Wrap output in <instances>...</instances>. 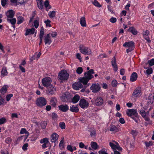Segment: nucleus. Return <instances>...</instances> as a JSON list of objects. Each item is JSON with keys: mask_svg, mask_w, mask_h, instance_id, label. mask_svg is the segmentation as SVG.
<instances>
[{"mask_svg": "<svg viewBox=\"0 0 154 154\" xmlns=\"http://www.w3.org/2000/svg\"><path fill=\"white\" fill-rule=\"evenodd\" d=\"M12 141V139L10 137H8L5 140V142L8 144H10Z\"/></svg>", "mask_w": 154, "mask_h": 154, "instance_id": "nucleus-53", "label": "nucleus"}, {"mask_svg": "<svg viewBox=\"0 0 154 154\" xmlns=\"http://www.w3.org/2000/svg\"><path fill=\"white\" fill-rule=\"evenodd\" d=\"M82 82H78L77 83L75 84L72 85L73 88L74 89L76 90H78L79 88H82L83 87V85L81 84Z\"/></svg>", "mask_w": 154, "mask_h": 154, "instance_id": "nucleus-19", "label": "nucleus"}, {"mask_svg": "<svg viewBox=\"0 0 154 154\" xmlns=\"http://www.w3.org/2000/svg\"><path fill=\"white\" fill-rule=\"evenodd\" d=\"M7 21L8 22L10 23L11 24L13 25V27L14 29L15 28V26L14 24H15L16 21V19L15 18L12 19L8 18L7 19Z\"/></svg>", "mask_w": 154, "mask_h": 154, "instance_id": "nucleus-26", "label": "nucleus"}, {"mask_svg": "<svg viewBox=\"0 0 154 154\" xmlns=\"http://www.w3.org/2000/svg\"><path fill=\"white\" fill-rule=\"evenodd\" d=\"M79 105L81 108L84 109L88 107L89 104L85 100L81 99L79 101Z\"/></svg>", "mask_w": 154, "mask_h": 154, "instance_id": "nucleus-7", "label": "nucleus"}, {"mask_svg": "<svg viewBox=\"0 0 154 154\" xmlns=\"http://www.w3.org/2000/svg\"><path fill=\"white\" fill-rule=\"evenodd\" d=\"M137 74L135 72H134L131 76L130 80L132 82L135 81L137 80Z\"/></svg>", "mask_w": 154, "mask_h": 154, "instance_id": "nucleus-25", "label": "nucleus"}, {"mask_svg": "<svg viewBox=\"0 0 154 154\" xmlns=\"http://www.w3.org/2000/svg\"><path fill=\"white\" fill-rule=\"evenodd\" d=\"M80 24L82 27H86V23L85 20V17H83L81 18L80 21Z\"/></svg>", "mask_w": 154, "mask_h": 154, "instance_id": "nucleus-22", "label": "nucleus"}, {"mask_svg": "<svg viewBox=\"0 0 154 154\" xmlns=\"http://www.w3.org/2000/svg\"><path fill=\"white\" fill-rule=\"evenodd\" d=\"M59 126L62 129H64L65 128V123L64 122H60Z\"/></svg>", "mask_w": 154, "mask_h": 154, "instance_id": "nucleus-46", "label": "nucleus"}, {"mask_svg": "<svg viewBox=\"0 0 154 154\" xmlns=\"http://www.w3.org/2000/svg\"><path fill=\"white\" fill-rule=\"evenodd\" d=\"M148 100L149 101H148V102L149 104H152L153 102V100H154V95L152 96L151 94H150L148 97Z\"/></svg>", "mask_w": 154, "mask_h": 154, "instance_id": "nucleus-31", "label": "nucleus"}, {"mask_svg": "<svg viewBox=\"0 0 154 154\" xmlns=\"http://www.w3.org/2000/svg\"><path fill=\"white\" fill-rule=\"evenodd\" d=\"M6 14L8 18H11L14 17V13L13 10H10L6 12Z\"/></svg>", "mask_w": 154, "mask_h": 154, "instance_id": "nucleus-18", "label": "nucleus"}, {"mask_svg": "<svg viewBox=\"0 0 154 154\" xmlns=\"http://www.w3.org/2000/svg\"><path fill=\"white\" fill-rule=\"evenodd\" d=\"M95 130H93L91 131L90 132V135L91 136H95Z\"/></svg>", "mask_w": 154, "mask_h": 154, "instance_id": "nucleus-63", "label": "nucleus"}, {"mask_svg": "<svg viewBox=\"0 0 154 154\" xmlns=\"http://www.w3.org/2000/svg\"><path fill=\"white\" fill-rule=\"evenodd\" d=\"M148 63L150 66H152L154 65V59H152L148 61Z\"/></svg>", "mask_w": 154, "mask_h": 154, "instance_id": "nucleus-55", "label": "nucleus"}, {"mask_svg": "<svg viewBox=\"0 0 154 154\" xmlns=\"http://www.w3.org/2000/svg\"><path fill=\"white\" fill-rule=\"evenodd\" d=\"M36 103L38 106L41 107L47 104V100L45 98L41 97L37 99Z\"/></svg>", "mask_w": 154, "mask_h": 154, "instance_id": "nucleus-3", "label": "nucleus"}, {"mask_svg": "<svg viewBox=\"0 0 154 154\" xmlns=\"http://www.w3.org/2000/svg\"><path fill=\"white\" fill-rule=\"evenodd\" d=\"M109 145L113 150L118 149V150L121 151L122 150V148L119 146L118 143H116V144H114L112 142H109Z\"/></svg>", "mask_w": 154, "mask_h": 154, "instance_id": "nucleus-8", "label": "nucleus"}, {"mask_svg": "<svg viewBox=\"0 0 154 154\" xmlns=\"http://www.w3.org/2000/svg\"><path fill=\"white\" fill-rule=\"evenodd\" d=\"M90 89L93 93H96L100 90L101 87L99 84L96 83L92 84L90 87Z\"/></svg>", "mask_w": 154, "mask_h": 154, "instance_id": "nucleus-6", "label": "nucleus"}, {"mask_svg": "<svg viewBox=\"0 0 154 154\" xmlns=\"http://www.w3.org/2000/svg\"><path fill=\"white\" fill-rule=\"evenodd\" d=\"M24 20L23 18L21 16H19L17 18V23L18 24H20L22 23Z\"/></svg>", "mask_w": 154, "mask_h": 154, "instance_id": "nucleus-40", "label": "nucleus"}, {"mask_svg": "<svg viewBox=\"0 0 154 154\" xmlns=\"http://www.w3.org/2000/svg\"><path fill=\"white\" fill-rule=\"evenodd\" d=\"M69 110L71 111L74 112H77L79 111L78 108L77 106H75L74 105L70 107Z\"/></svg>", "mask_w": 154, "mask_h": 154, "instance_id": "nucleus-28", "label": "nucleus"}, {"mask_svg": "<svg viewBox=\"0 0 154 154\" xmlns=\"http://www.w3.org/2000/svg\"><path fill=\"white\" fill-rule=\"evenodd\" d=\"M43 85L45 87H48L51 85V79L49 77H46L43 79L42 81Z\"/></svg>", "mask_w": 154, "mask_h": 154, "instance_id": "nucleus-5", "label": "nucleus"}, {"mask_svg": "<svg viewBox=\"0 0 154 154\" xmlns=\"http://www.w3.org/2000/svg\"><path fill=\"white\" fill-rule=\"evenodd\" d=\"M51 142L54 143L58 140L59 137V135L56 133H54L51 135Z\"/></svg>", "mask_w": 154, "mask_h": 154, "instance_id": "nucleus-17", "label": "nucleus"}, {"mask_svg": "<svg viewBox=\"0 0 154 154\" xmlns=\"http://www.w3.org/2000/svg\"><path fill=\"white\" fill-rule=\"evenodd\" d=\"M67 149L68 150L70 151V152H72L73 151V149L71 145H69L67 147Z\"/></svg>", "mask_w": 154, "mask_h": 154, "instance_id": "nucleus-61", "label": "nucleus"}, {"mask_svg": "<svg viewBox=\"0 0 154 154\" xmlns=\"http://www.w3.org/2000/svg\"><path fill=\"white\" fill-rule=\"evenodd\" d=\"M83 70L82 68L81 67H79L77 68L76 71L78 74H80L82 72Z\"/></svg>", "mask_w": 154, "mask_h": 154, "instance_id": "nucleus-44", "label": "nucleus"}, {"mask_svg": "<svg viewBox=\"0 0 154 154\" xmlns=\"http://www.w3.org/2000/svg\"><path fill=\"white\" fill-rule=\"evenodd\" d=\"M80 98V96L76 94L75 95L72 99V102L73 103H76L79 100Z\"/></svg>", "mask_w": 154, "mask_h": 154, "instance_id": "nucleus-27", "label": "nucleus"}, {"mask_svg": "<svg viewBox=\"0 0 154 154\" xmlns=\"http://www.w3.org/2000/svg\"><path fill=\"white\" fill-rule=\"evenodd\" d=\"M69 74L65 70H61L59 73L58 77L59 79L62 80H67L69 77Z\"/></svg>", "mask_w": 154, "mask_h": 154, "instance_id": "nucleus-2", "label": "nucleus"}, {"mask_svg": "<svg viewBox=\"0 0 154 154\" xmlns=\"http://www.w3.org/2000/svg\"><path fill=\"white\" fill-rule=\"evenodd\" d=\"M124 47H130L134 46V43L133 41L125 42L123 45Z\"/></svg>", "mask_w": 154, "mask_h": 154, "instance_id": "nucleus-24", "label": "nucleus"}, {"mask_svg": "<svg viewBox=\"0 0 154 154\" xmlns=\"http://www.w3.org/2000/svg\"><path fill=\"white\" fill-rule=\"evenodd\" d=\"M79 48L81 53L84 54L90 55L91 54V50L83 45H80Z\"/></svg>", "mask_w": 154, "mask_h": 154, "instance_id": "nucleus-1", "label": "nucleus"}, {"mask_svg": "<svg viewBox=\"0 0 154 154\" xmlns=\"http://www.w3.org/2000/svg\"><path fill=\"white\" fill-rule=\"evenodd\" d=\"M8 0H1V2L2 6L3 7L5 6Z\"/></svg>", "mask_w": 154, "mask_h": 154, "instance_id": "nucleus-54", "label": "nucleus"}, {"mask_svg": "<svg viewBox=\"0 0 154 154\" xmlns=\"http://www.w3.org/2000/svg\"><path fill=\"white\" fill-rule=\"evenodd\" d=\"M62 101L64 102H69L70 100V97L69 95L64 94L61 97Z\"/></svg>", "mask_w": 154, "mask_h": 154, "instance_id": "nucleus-13", "label": "nucleus"}, {"mask_svg": "<svg viewBox=\"0 0 154 154\" xmlns=\"http://www.w3.org/2000/svg\"><path fill=\"white\" fill-rule=\"evenodd\" d=\"M134 46L129 47L126 50V52L127 53L131 51L132 50H134Z\"/></svg>", "mask_w": 154, "mask_h": 154, "instance_id": "nucleus-49", "label": "nucleus"}, {"mask_svg": "<svg viewBox=\"0 0 154 154\" xmlns=\"http://www.w3.org/2000/svg\"><path fill=\"white\" fill-rule=\"evenodd\" d=\"M94 104L97 106H102L104 103V100L103 98L100 96H98L95 98L93 100Z\"/></svg>", "mask_w": 154, "mask_h": 154, "instance_id": "nucleus-4", "label": "nucleus"}, {"mask_svg": "<svg viewBox=\"0 0 154 154\" xmlns=\"http://www.w3.org/2000/svg\"><path fill=\"white\" fill-rule=\"evenodd\" d=\"M94 73V70L93 69H91L87 72H85L84 73V75L88 77L89 79H91L94 78V76L92 75Z\"/></svg>", "mask_w": 154, "mask_h": 154, "instance_id": "nucleus-11", "label": "nucleus"}, {"mask_svg": "<svg viewBox=\"0 0 154 154\" xmlns=\"http://www.w3.org/2000/svg\"><path fill=\"white\" fill-rule=\"evenodd\" d=\"M76 57L80 60V62H82V57L79 53L76 54Z\"/></svg>", "mask_w": 154, "mask_h": 154, "instance_id": "nucleus-60", "label": "nucleus"}, {"mask_svg": "<svg viewBox=\"0 0 154 154\" xmlns=\"http://www.w3.org/2000/svg\"><path fill=\"white\" fill-rule=\"evenodd\" d=\"M48 15L50 18H53L55 16L56 12L54 11H50L48 13Z\"/></svg>", "mask_w": 154, "mask_h": 154, "instance_id": "nucleus-36", "label": "nucleus"}, {"mask_svg": "<svg viewBox=\"0 0 154 154\" xmlns=\"http://www.w3.org/2000/svg\"><path fill=\"white\" fill-rule=\"evenodd\" d=\"M50 22L51 21L49 20H47L46 21H45V23L47 27H50L51 26V25L50 24Z\"/></svg>", "mask_w": 154, "mask_h": 154, "instance_id": "nucleus-52", "label": "nucleus"}, {"mask_svg": "<svg viewBox=\"0 0 154 154\" xmlns=\"http://www.w3.org/2000/svg\"><path fill=\"white\" fill-rule=\"evenodd\" d=\"M107 8L108 11H109L112 14H114V12H113V9L112 6L110 5H108L107 6Z\"/></svg>", "mask_w": 154, "mask_h": 154, "instance_id": "nucleus-45", "label": "nucleus"}, {"mask_svg": "<svg viewBox=\"0 0 154 154\" xmlns=\"http://www.w3.org/2000/svg\"><path fill=\"white\" fill-rule=\"evenodd\" d=\"M92 3L95 6L98 7L100 8L101 6V5L100 4L97 0H94V1L92 2Z\"/></svg>", "mask_w": 154, "mask_h": 154, "instance_id": "nucleus-39", "label": "nucleus"}, {"mask_svg": "<svg viewBox=\"0 0 154 154\" xmlns=\"http://www.w3.org/2000/svg\"><path fill=\"white\" fill-rule=\"evenodd\" d=\"M48 140V138L45 137L41 139L40 141V142L41 143H45L48 144L49 142Z\"/></svg>", "mask_w": 154, "mask_h": 154, "instance_id": "nucleus-34", "label": "nucleus"}, {"mask_svg": "<svg viewBox=\"0 0 154 154\" xmlns=\"http://www.w3.org/2000/svg\"><path fill=\"white\" fill-rule=\"evenodd\" d=\"M116 18L112 17L109 20V21L112 23H115L116 21Z\"/></svg>", "mask_w": 154, "mask_h": 154, "instance_id": "nucleus-56", "label": "nucleus"}, {"mask_svg": "<svg viewBox=\"0 0 154 154\" xmlns=\"http://www.w3.org/2000/svg\"><path fill=\"white\" fill-rule=\"evenodd\" d=\"M126 114L128 116L131 117L133 115L135 116L136 117H137L138 116L136 110L134 109H128Z\"/></svg>", "mask_w": 154, "mask_h": 154, "instance_id": "nucleus-10", "label": "nucleus"}, {"mask_svg": "<svg viewBox=\"0 0 154 154\" xmlns=\"http://www.w3.org/2000/svg\"><path fill=\"white\" fill-rule=\"evenodd\" d=\"M6 122V119L2 118L0 119V125Z\"/></svg>", "mask_w": 154, "mask_h": 154, "instance_id": "nucleus-51", "label": "nucleus"}, {"mask_svg": "<svg viewBox=\"0 0 154 154\" xmlns=\"http://www.w3.org/2000/svg\"><path fill=\"white\" fill-rule=\"evenodd\" d=\"M13 96L12 94H10L7 95L6 96V100L7 101H8Z\"/></svg>", "mask_w": 154, "mask_h": 154, "instance_id": "nucleus-58", "label": "nucleus"}, {"mask_svg": "<svg viewBox=\"0 0 154 154\" xmlns=\"http://www.w3.org/2000/svg\"><path fill=\"white\" fill-rule=\"evenodd\" d=\"M125 71L124 69H122L120 71V73L121 75H123L125 73Z\"/></svg>", "mask_w": 154, "mask_h": 154, "instance_id": "nucleus-64", "label": "nucleus"}, {"mask_svg": "<svg viewBox=\"0 0 154 154\" xmlns=\"http://www.w3.org/2000/svg\"><path fill=\"white\" fill-rule=\"evenodd\" d=\"M28 146V143H25L23 146L22 149L24 151H25L27 149V147Z\"/></svg>", "mask_w": 154, "mask_h": 154, "instance_id": "nucleus-48", "label": "nucleus"}, {"mask_svg": "<svg viewBox=\"0 0 154 154\" xmlns=\"http://www.w3.org/2000/svg\"><path fill=\"white\" fill-rule=\"evenodd\" d=\"M64 142V138L63 137L62 140L60 141L59 146L61 149H62L63 148V143Z\"/></svg>", "mask_w": 154, "mask_h": 154, "instance_id": "nucleus-42", "label": "nucleus"}, {"mask_svg": "<svg viewBox=\"0 0 154 154\" xmlns=\"http://www.w3.org/2000/svg\"><path fill=\"white\" fill-rule=\"evenodd\" d=\"M41 127L43 129H45L47 125V122L46 121H42L40 123Z\"/></svg>", "mask_w": 154, "mask_h": 154, "instance_id": "nucleus-41", "label": "nucleus"}, {"mask_svg": "<svg viewBox=\"0 0 154 154\" xmlns=\"http://www.w3.org/2000/svg\"><path fill=\"white\" fill-rule=\"evenodd\" d=\"M86 76L85 77L80 78L79 79L80 82L82 83L83 85H86L87 84L88 82L90 80Z\"/></svg>", "mask_w": 154, "mask_h": 154, "instance_id": "nucleus-21", "label": "nucleus"}, {"mask_svg": "<svg viewBox=\"0 0 154 154\" xmlns=\"http://www.w3.org/2000/svg\"><path fill=\"white\" fill-rule=\"evenodd\" d=\"M104 149H102L100 150L98 152V153L100 154H108L104 150Z\"/></svg>", "mask_w": 154, "mask_h": 154, "instance_id": "nucleus-59", "label": "nucleus"}, {"mask_svg": "<svg viewBox=\"0 0 154 154\" xmlns=\"http://www.w3.org/2000/svg\"><path fill=\"white\" fill-rule=\"evenodd\" d=\"M33 23L35 28H37L39 25V18H37L36 20L34 21Z\"/></svg>", "mask_w": 154, "mask_h": 154, "instance_id": "nucleus-37", "label": "nucleus"}, {"mask_svg": "<svg viewBox=\"0 0 154 154\" xmlns=\"http://www.w3.org/2000/svg\"><path fill=\"white\" fill-rule=\"evenodd\" d=\"M141 94V92L140 88H136L133 92L132 97L134 98L139 97Z\"/></svg>", "mask_w": 154, "mask_h": 154, "instance_id": "nucleus-9", "label": "nucleus"}, {"mask_svg": "<svg viewBox=\"0 0 154 154\" xmlns=\"http://www.w3.org/2000/svg\"><path fill=\"white\" fill-rule=\"evenodd\" d=\"M48 88L47 92L48 94L52 95L55 92L56 89L52 85Z\"/></svg>", "mask_w": 154, "mask_h": 154, "instance_id": "nucleus-14", "label": "nucleus"}, {"mask_svg": "<svg viewBox=\"0 0 154 154\" xmlns=\"http://www.w3.org/2000/svg\"><path fill=\"white\" fill-rule=\"evenodd\" d=\"M112 65L114 71L116 72L118 71V67L116 63V58L115 56L113 57L111 61Z\"/></svg>", "mask_w": 154, "mask_h": 154, "instance_id": "nucleus-12", "label": "nucleus"}, {"mask_svg": "<svg viewBox=\"0 0 154 154\" xmlns=\"http://www.w3.org/2000/svg\"><path fill=\"white\" fill-rule=\"evenodd\" d=\"M91 146L93 149L95 150L99 148V146L96 142H92L91 143Z\"/></svg>", "mask_w": 154, "mask_h": 154, "instance_id": "nucleus-29", "label": "nucleus"}, {"mask_svg": "<svg viewBox=\"0 0 154 154\" xmlns=\"http://www.w3.org/2000/svg\"><path fill=\"white\" fill-rule=\"evenodd\" d=\"M35 31V29L34 28H32L31 29H27L25 33V35H27L29 34H33Z\"/></svg>", "mask_w": 154, "mask_h": 154, "instance_id": "nucleus-23", "label": "nucleus"}, {"mask_svg": "<svg viewBox=\"0 0 154 154\" xmlns=\"http://www.w3.org/2000/svg\"><path fill=\"white\" fill-rule=\"evenodd\" d=\"M110 130L111 131L116 132L119 131L118 128L114 125H112L110 126Z\"/></svg>", "mask_w": 154, "mask_h": 154, "instance_id": "nucleus-32", "label": "nucleus"}, {"mask_svg": "<svg viewBox=\"0 0 154 154\" xmlns=\"http://www.w3.org/2000/svg\"><path fill=\"white\" fill-rule=\"evenodd\" d=\"M44 41L45 44H50L51 43L52 41L50 39V33L44 37Z\"/></svg>", "mask_w": 154, "mask_h": 154, "instance_id": "nucleus-20", "label": "nucleus"}, {"mask_svg": "<svg viewBox=\"0 0 154 154\" xmlns=\"http://www.w3.org/2000/svg\"><path fill=\"white\" fill-rule=\"evenodd\" d=\"M152 72V68H150L148 69L146 71V74L148 75H149L151 74Z\"/></svg>", "mask_w": 154, "mask_h": 154, "instance_id": "nucleus-47", "label": "nucleus"}, {"mask_svg": "<svg viewBox=\"0 0 154 154\" xmlns=\"http://www.w3.org/2000/svg\"><path fill=\"white\" fill-rule=\"evenodd\" d=\"M117 81L116 80H113L112 81V85L114 87H116L117 86Z\"/></svg>", "mask_w": 154, "mask_h": 154, "instance_id": "nucleus-50", "label": "nucleus"}, {"mask_svg": "<svg viewBox=\"0 0 154 154\" xmlns=\"http://www.w3.org/2000/svg\"><path fill=\"white\" fill-rule=\"evenodd\" d=\"M57 101L55 97H51L50 100V104L53 107H55L57 104Z\"/></svg>", "mask_w": 154, "mask_h": 154, "instance_id": "nucleus-16", "label": "nucleus"}, {"mask_svg": "<svg viewBox=\"0 0 154 154\" xmlns=\"http://www.w3.org/2000/svg\"><path fill=\"white\" fill-rule=\"evenodd\" d=\"M8 87L6 85L4 86L0 90L1 93L3 94H4L6 93Z\"/></svg>", "mask_w": 154, "mask_h": 154, "instance_id": "nucleus-35", "label": "nucleus"}, {"mask_svg": "<svg viewBox=\"0 0 154 154\" xmlns=\"http://www.w3.org/2000/svg\"><path fill=\"white\" fill-rule=\"evenodd\" d=\"M8 74V72L5 67H3L1 71V75L3 76L7 75Z\"/></svg>", "mask_w": 154, "mask_h": 154, "instance_id": "nucleus-33", "label": "nucleus"}, {"mask_svg": "<svg viewBox=\"0 0 154 154\" xmlns=\"http://www.w3.org/2000/svg\"><path fill=\"white\" fill-rule=\"evenodd\" d=\"M44 29L43 27H42L41 28L39 34V38H43V37L44 35Z\"/></svg>", "mask_w": 154, "mask_h": 154, "instance_id": "nucleus-38", "label": "nucleus"}, {"mask_svg": "<svg viewBox=\"0 0 154 154\" xmlns=\"http://www.w3.org/2000/svg\"><path fill=\"white\" fill-rule=\"evenodd\" d=\"M37 3L38 8L41 9L42 8L43 5L42 2L40 0L37 1Z\"/></svg>", "mask_w": 154, "mask_h": 154, "instance_id": "nucleus-43", "label": "nucleus"}, {"mask_svg": "<svg viewBox=\"0 0 154 154\" xmlns=\"http://www.w3.org/2000/svg\"><path fill=\"white\" fill-rule=\"evenodd\" d=\"M145 143L146 147H148L152 145V141H149V142H145Z\"/></svg>", "mask_w": 154, "mask_h": 154, "instance_id": "nucleus-57", "label": "nucleus"}, {"mask_svg": "<svg viewBox=\"0 0 154 154\" xmlns=\"http://www.w3.org/2000/svg\"><path fill=\"white\" fill-rule=\"evenodd\" d=\"M128 31L131 32L134 35H136L137 34V31L135 28L133 27H131L128 29Z\"/></svg>", "mask_w": 154, "mask_h": 154, "instance_id": "nucleus-30", "label": "nucleus"}, {"mask_svg": "<svg viewBox=\"0 0 154 154\" xmlns=\"http://www.w3.org/2000/svg\"><path fill=\"white\" fill-rule=\"evenodd\" d=\"M140 113L143 117H145L146 116V113L145 111L144 110L141 111Z\"/></svg>", "mask_w": 154, "mask_h": 154, "instance_id": "nucleus-62", "label": "nucleus"}, {"mask_svg": "<svg viewBox=\"0 0 154 154\" xmlns=\"http://www.w3.org/2000/svg\"><path fill=\"white\" fill-rule=\"evenodd\" d=\"M59 109L63 112H66L69 109V106L66 104H61L59 106Z\"/></svg>", "mask_w": 154, "mask_h": 154, "instance_id": "nucleus-15", "label": "nucleus"}]
</instances>
